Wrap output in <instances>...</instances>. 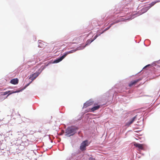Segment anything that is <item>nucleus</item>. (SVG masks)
Segmentation results:
<instances>
[{
	"mask_svg": "<svg viewBox=\"0 0 160 160\" xmlns=\"http://www.w3.org/2000/svg\"><path fill=\"white\" fill-rule=\"evenodd\" d=\"M141 80V79H138L136 80H133V81H131L129 85V87H132L133 85H135L138 82H139V81Z\"/></svg>",
	"mask_w": 160,
	"mask_h": 160,
	"instance_id": "obj_9",
	"label": "nucleus"
},
{
	"mask_svg": "<svg viewBox=\"0 0 160 160\" xmlns=\"http://www.w3.org/2000/svg\"><path fill=\"white\" fill-rule=\"evenodd\" d=\"M134 145L140 150H143L145 146V145L144 144H141L137 142H134Z\"/></svg>",
	"mask_w": 160,
	"mask_h": 160,
	"instance_id": "obj_5",
	"label": "nucleus"
},
{
	"mask_svg": "<svg viewBox=\"0 0 160 160\" xmlns=\"http://www.w3.org/2000/svg\"><path fill=\"white\" fill-rule=\"evenodd\" d=\"M150 66V65H147L146 66H145V67H144V68H146V67H148V66Z\"/></svg>",
	"mask_w": 160,
	"mask_h": 160,
	"instance_id": "obj_20",
	"label": "nucleus"
},
{
	"mask_svg": "<svg viewBox=\"0 0 160 160\" xmlns=\"http://www.w3.org/2000/svg\"><path fill=\"white\" fill-rule=\"evenodd\" d=\"M93 103V102L90 100L88 101L84 104L83 108H86L92 105Z\"/></svg>",
	"mask_w": 160,
	"mask_h": 160,
	"instance_id": "obj_7",
	"label": "nucleus"
},
{
	"mask_svg": "<svg viewBox=\"0 0 160 160\" xmlns=\"http://www.w3.org/2000/svg\"><path fill=\"white\" fill-rule=\"evenodd\" d=\"M100 108V106L97 103H94V106L91 109V111L94 112V111L98 110Z\"/></svg>",
	"mask_w": 160,
	"mask_h": 160,
	"instance_id": "obj_4",
	"label": "nucleus"
},
{
	"mask_svg": "<svg viewBox=\"0 0 160 160\" xmlns=\"http://www.w3.org/2000/svg\"><path fill=\"white\" fill-rule=\"evenodd\" d=\"M75 133V130L74 129L72 128H68L66 130V135L70 136L73 135Z\"/></svg>",
	"mask_w": 160,
	"mask_h": 160,
	"instance_id": "obj_3",
	"label": "nucleus"
},
{
	"mask_svg": "<svg viewBox=\"0 0 160 160\" xmlns=\"http://www.w3.org/2000/svg\"><path fill=\"white\" fill-rule=\"evenodd\" d=\"M137 118V115L134 116L133 118L129 122H127L126 124V126H129L131 124L133 123L134 121H135V119Z\"/></svg>",
	"mask_w": 160,
	"mask_h": 160,
	"instance_id": "obj_10",
	"label": "nucleus"
},
{
	"mask_svg": "<svg viewBox=\"0 0 160 160\" xmlns=\"http://www.w3.org/2000/svg\"><path fill=\"white\" fill-rule=\"evenodd\" d=\"M159 2L158 1H157L156 2H152L148 6V8H151L153 6L155 3H156L157 2Z\"/></svg>",
	"mask_w": 160,
	"mask_h": 160,
	"instance_id": "obj_14",
	"label": "nucleus"
},
{
	"mask_svg": "<svg viewBox=\"0 0 160 160\" xmlns=\"http://www.w3.org/2000/svg\"><path fill=\"white\" fill-rule=\"evenodd\" d=\"M89 160H95V159L93 158H90Z\"/></svg>",
	"mask_w": 160,
	"mask_h": 160,
	"instance_id": "obj_19",
	"label": "nucleus"
},
{
	"mask_svg": "<svg viewBox=\"0 0 160 160\" xmlns=\"http://www.w3.org/2000/svg\"><path fill=\"white\" fill-rule=\"evenodd\" d=\"M154 68L155 69H156L157 70H160V66H158V65H155Z\"/></svg>",
	"mask_w": 160,
	"mask_h": 160,
	"instance_id": "obj_16",
	"label": "nucleus"
},
{
	"mask_svg": "<svg viewBox=\"0 0 160 160\" xmlns=\"http://www.w3.org/2000/svg\"><path fill=\"white\" fill-rule=\"evenodd\" d=\"M117 23V22H113V23H111L110 24V26H109V27H108V28H106L104 30V31H103V32H102L101 33V34L102 33H103L105 31H107V30H108V29H109L110 28V27H111L112 25H113V24H115V23Z\"/></svg>",
	"mask_w": 160,
	"mask_h": 160,
	"instance_id": "obj_13",
	"label": "nucleus"
},
{
	"mask_svg": "<svg viewBox=\"0 0 160 160\" xmlns=\"http://www.w3.org/2000/svg\"><path fill=\"white\" fill-rule=\"evenodd\" d=\"M38 42V47L40 48H43L44 46V44L41 42V41L40 40Z\"/></svg>",
	"mask_w": 160,
	"mask_h": 160,
	"instance_id": "obj_15",
	"label": "nucleus"
},
{
	"mask_svg": "<svg viewBox=\"0 0 160 160\" xmlns=\"http://www.w3.org/2000/svg\"><path fill=\"white\" fill-rule=\"evenodd\" d=\"M9 92H7L6 91L5 92H3L1 95L3 96H4L7 94Z\"/></svg>",
	"mask_w": 160,
	"mask_h": 160,
	"instance_id": "obj_17",
	"label": "nucleus"
},
{
	"mask_svg": "<svg viewBox=\"0 0 160 160\" xmlns=\"http://www.w3.org/2000/svg\"><path fill=\"white\" fill-rule=\"evenodd\" d=\"M39 75L38 73H35L32 75V76L30 77L32 81L35 79Z\"/></svg>",
	"mask_w": 160,
	"mask_h": 160,
	"instance_id": "obj_11",
	"label": "nucleus"
},
{
	"mask_svg": "<svg viewBox=\"0 0 160 160\" xmlns=\"http://www.w3.org/2000/svg\"><path fill=\"white\" fill-rule=\"evenodd\" d=\"M101 34V33L99 35H98V34L94 36V39H93V40H94L95 39H96V38L98 37L99 35H100Z\"/></svg>",
	"mask_w": 160,
	"mask_h": 160,
	"instance_id": "obj_18",
	"label": "nucleus"
},
{
	"mask_svg": "<svg viewBox=\"0 0 160 160\" xmlns=\"http://www.w3.org/2000/svg\"><path fill=\"white\" fill-rule=\"evenodd\" d=\"M76 50H72L69 51L68 52L66 53L65 54L62 55L59 58H58V59L54 61V63H58L60 62V61H61L63 58H64L68 54L74 52H75Z\"/></svg>",
	"mask_w": 160,
	"mask_h": 160,
	"instance_id": "obj_1",
	"label": "nucleus"
},
{
	"mask_svg": "<svg viewBox=\"0 0 160 160\" xmlns=\"http://www.w3.org/2000/svg\"><path fill=\"white\" fill-rule=\"evenodd\" d=\"M18 78H14L10 81V83L13 84H16L18 83Z\"/></svg>",
	"mask_w": 160,
	"mask_h": 160,
	"instance_id": "obj_12",
	"label": "nucleus"
},
{
	"mask_svg": "<svg viewBox=\"0 0 160 160\" xmlns=\"http://www.w3.org/2000/svg\"><path fill=\"white\" fill-rule=\"evenodd\" d=\"M93 40H90V39L88 40L86 42V44L85 46L81 47L78 48L77 49V50H80L84 49L86 46L90 44Z\"/></svg>",
	"mask_w": 160,
	"mask_h": 160,
	"instance_id": "obj_8",
	"label": "nucleus"
},
{
	"mask_svg": "<svg viewBox=\"0 0 160 160\" xmlns=\"http://www.w3.org/2000/svg\"><path fill=\"white\" fill-rule=\"evenodd\" d=\"M89 144V143L88 142V141L87 140L83 141L81 144L80 149L82 151L85 150H86V147L88 146Z\"/></svg>",
	"mask_w": 160,
	"mask_h": 160,
	"instance_id": "obj_2",
	"label": "nucleus"
},
{
	"mask_svg": "<svg viewBox=\"0 0 160 160\" xmlns=\"http://www.w3.org/2000/svg\"><path fill=\"white\" fill-rule=\"evenodd\" d=\"M29 84H27L26 86H25V87H24V88H23L22 89H21L20 90H18V91H7V92H9L8 93V95L6 97V98H7V97H8V96H9L12 93H15L19 92H20L22 91V90H23L24 89H25L28 85H29Z\"/></svg>",
	"mask_w": 160,
	"mask_h": 160,
	"instance_id": "obj_6",
	"label": "nucleus"
}]
</instances>
